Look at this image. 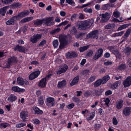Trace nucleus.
I'll list each match as a JSON object with an SVG mask.
<instances>
[{
    "label": "nucleus",
    "mask_w": 131,
    "mask_h": 131,
    "mask_svg": "<svg viewBox=\"0 0 131 131\" xmlns=\"http://www.w3.org/2000/svg\"><path fill=\"white\" fill-rule=\"evenodd\" d=\"M123 84L125 88L131 85V77H127L123 82Z\"/></svg>",
    "instance_id": "9"
},
{
    "label": "nucleus",
    "mask_w": 131,
    "mask_h": 131,
    "mask_svg": "<svg viewBox=\"0 0 131 131\" xmlns=\"http://www.w3.org/2000/svg\"><path fill=\"white\" fill-rule=\"evenodd\" d=\"M79 78V76L78 75L74 77L72 81L70 83L71 86H72L76 84L78 82Z\"/></svg>",
    "instance_id": "18"
},
{
    "label": "nucleus",
    "mask_w": 131,
    "mask_h": 131,
    "mask_svg": "<svg viewBox=\"0 0 131 131\" xmlns=\"http://www.w3.org/2000/svg\"><path fill=\"white\" fill-rule=\"evenodd\" d=\"M59 39L60 42L59 47L60 49H62L67 45L68 38L66 36L61 35L59 36Z\"/></svg>",
    "instance_id": "3"
},
{
    "label": "nucleus",
    "mask_w": 131,
    "mask_h": 131,
    "mask_svg": "<svg viewBox=\"0 0 131 131\" xmlns=\"http://www.w3.org/2000/svg\"><path fill=\"white\" fill-rule=\"evenodd\" d=\"M126 68V66L125 64H122L119 65L117 68V70H125Z\"/></svg>",
    "instance_id": "32"
},
{
    "label": "nucleus",
    "mask_w": 131,
    "mask_h": 131,
    "mask_svg": "<svg viewBox=\"0 0 131 131\" xmlns=\"http://www.w3.org/2000/svg\"><path fill=\"white\" fill-rule=\"evenodd\" d=\"M17 99V97L16 96L14 95L11 94L8 97L7 100L9 102H13Z\"/></svg>",
    "instance_id": "19"
},
{
    "label": "nucleus",
    "mask_w": 131,
    "mask_h": 131,
    "mask_svg": "<svg viewBox=\"0 0 131 131\" xmlns=\"http://www.w3.org/2000/svg\"><path fill=\"white\" fill-rule=\"evenodd\" d=\"M104 91V90L102 89L95 90L93 92V94L97 96H99L102 95V93Z\"/></svg>",
    "instance_id": "21"
},
{
    "label": "nucleus",
    "mask_w": 131,
    "mask_h": 131,
    "mask_svg": "<svg viewBox=\"0 0 131 131\" xmlns=\"http://www.w3.org/2000/svg\"><path fill=\"white\" fill-rule=\"evenodd\" d=\"M39 71H36L31 74L29 76V80H32L37 78L40 73Z\"/></svg>",
    "instance_id": "15"
},
{
    "label": "nucleus",
    "mask_w": 131,
    "mask_h": 131,
    "mask_svg": "<svg viewBox=\"0 0 131 131\" xmlns=\"http://www.w3.org/2000/svg\"><path fill=\"white\" fill-rule=\"evenodd\" d=\"M110 78L108 75H107L104 77L102 79H101L103 83H106L109 80Z\"/></svg>",
    "instance_id": "30"
},
{
    "label": "nucleus",
    "mask_w": 131,
    "mask_h": 131,
    "mask_svg": "<svg viewBox=\"0 0 131 131\" xmlns=\"http://www.w3.org/2000/svg\"><path fill=\"white\" fill-rule=\"evenodd\" d=\"M89 70H84L82 71L81 72V74L85 76L89 75Z\"/></svg>",
    "instance_id": "37"
},
{
    "label": "nucleus",
    "mask_w": 131,
    "mask_h": 131,
    "mask_svg": "<svg viewBox=\"0 0 131 131\" xmlns=\"http://www.w3.org/2000/svg\"><path fill=\"white\" fill-rule=\"evenodd\" d=\"M17 83L19 85H23L25 83V81L21 77H19L17 78Z\"/></svg>",
    "instance_id": "25"
},
{
    "label": "nucleus",
    "mask_w": 131,
    "mask_h": 131,
    "mask_svg": "<svg viewBox=\"0 0 131 131\" xmlns=\"http://www.w3.org/2000/svg\"><path fill=\"white\" fill-rule=\"evenodd\" d=\"M73 99L74 101L77 103H78L80 102V99L77 97H74Z\"/></svg>",
    "instance_id": "58"
},
{
    "label": "nucleus",
    "mask_w": 131,
    "mask_h": 131,
    "mask_svg": "<svg viewBox=\"0 0 131 131\" xmlns=\"http://www.w3.org/2000/svg\"><path fill=\"white\" fill-rule=\"evenodd\" d=\"M33 18V17H26L21 20L20 22L21 23H24L32 20Z\"/></svg>",
    "instance_id": "27"
},
{
    "label": "nucleus",
    "mask_w": 131,
    "mask_h": 131,
    "mask_svg": "<svg viewBox=\"0 0 131 131\" xmlns=\"http://www.w3.org/2000/svg\"><path fill=\"white\" fill-rule=\"evenodd\" d=\"M47 102V105L50 107L53 106L54 105V100L53 98L49 97L46 99Z\"/></svg>",
    "instance_id": "10"
},
{
    "label": "nucleus",
    "mask_w": 131,
    "mask_h": 131,
    "mask_svg": "<svg viewBox=\"0 0 131 131\" xmlns=\"http://www.w3.org/2000/svg\"><path fill=\"white\" fill-rule=\"evenodd\" d=\"M7 8L6 7H4L1 8L0 10V14L3 16H4L6 11Z\"/></svg>",
    "instance_id": "35"
},
{
    "label": "nucleus",
    "mask_w": 131,
    "mask_h": 131,
    "mask_svg": "<svg viewBox=\"0 0 131 131\" xmlns=\"http://www.w3.org/2000/svg\"><path fill=\"white\" fill-rule=\"evenodd\" d=\"M113 124L115 125H116L117 124L118 122L115 117H114L113 119Z\"/></svg>",
    "instance_id": "59"
},
{
    "label": "nucleus",
    "mask_w": 131,
    "mask_h": 131,
    "mask_svg": "<svg viewBox=\"0 0 131 131\" xmlns=\"http://www.w3.org/2000/svg\"><path fill=\"white\" fill-rule=\"evenodd\" d=\"M68 68V67L66 64H64L63 66L61 67L57 72V74H60L62 73L65 72Z\"/></svg>",
    "instance_id": "14"
},
{
    "label": "nucleus",
    "mask_w": 131,
    "mask_h": 131,
    "mask_svg": "<svg viewBox=\"0 0 131 131\" xmlns=\"http://www.w3.org/2000/svg\"><path fill=\"white\" fill-rule=\"evenodd\" d=\"M95 115V113H92V114L90 115L89 117H88L87 118V119L88 120H90L92 119L94 117Z\"/></svg>",
    "instance_id": "52"
},
{
    "label": "nucleus",
    "mask_w": 131,
    "mask_h": 131,
    "mask_svg": "<svg viewBox=\"0 0 131 131\" xmlns=\"http://www.w3.org/2000/svg\"><path fill=\"white\" fill-rule=\"evenodd\" d=\"M59 42L57 40H55L53 42V45L54 48H56L58 46Z\"/></svg>",
    "instance_id": "41"
},
{
    "label": "nucleus",
    "mask_w": 131,
    "mask_h": 131,
    "mask_svg": "<svg viewBox=\"0 0 131 131\" xmlns=\"http://www.w3.org/2000/svg\"><path fill=\"white\" fill-rule=\"evenodd\" d=\"M67 84L66 81L65 80H63L62 81L59 82L57 85L58 88H62L65 86Z\"/></svg>",
    "instance_id": "22"
},
{
    "label": "nucleus",
    "mask_w": 131,
    "mask_h": 131,
    "mask_svg": "<svg viewBox=\"0 0 131 131\" xmlns=\"http://www.w3.org/2000/svg\"><path fill=\"white\" fill-rule=\"evenodd\" d=\"M123 101L122 100H121L116 103V107L117 109H119L123 107Z\"/></svg>",
    "instance_id": "24"
},
{
    "label": "nucleus",
    "mask_w": 131,
    "mask_h": 131,
    "mask_svg": "<svg viewBox=\"0 0 131 131\" xmlns=\"http://www.w3.org/2000/svg\"><path fill=\"white\" fill-rule=\"evenodd\" d=\"M26 123H18L16 125V126L17 128H20L26 126Z\"/></svg>",
    "instance_id": "42"
},
{
    "label": "nucleus",
    "mask_w": 131,
    "mask_h": 131,
    "mask_svg": "<svg viewBox=\"0 0 131 131\" xmlns=\"http://www.w3.org/2000/svg\"><path fill=\"white\" fill-rule=\"evenodd\" d=\"M131 112V108L130 107H126L123 110L124 114L125 116H128Z\"/></svg>",
    "instance_id": "16"
},
{
    "label": "nucleus",
    "mask_w": 131,
    "mask_h": 131,
    "mask_svg": "<svg viewBox=\"0 0 131 131\" xmlns=\"http://www.w3.org/2000/svg\"><path fill=\"white\" fill-rule=\"evenodd\" d=\"M74 106V103H71L66 106V107L68 109H71Z\"/></svg>",
    "instance_id": "54"
},
{
    "label": "nucleus",
    "mask_w": 131,
    "mask_h": 131,
    "mask_svg": "<svg viewBox=\"0 0 131 131\" xmlns=\"http://www.w3.org/2000/svg\"><path fill=\"white\" fill-rule=\"evenodd\" d=\"M93 54V51L91 50H90L88 51V53L86 54V56L90 57L92 56Z\"/></svg>",
    "instance_id": "51"
},
{
    "label": "nucleus",
    "mask_w": 131,
    "mask_h": 131,
    "mask_svg": "<svg viewBox=\"0 0 131 131\" xmlns=\"http://www.w3.org/2000/svg\"><path fill=\"white\" fill-rule=\"evenodd\" d=\"M79 16L78 18L82 20L84 19L85 16L84 15L81 13H80L79 14Z\"/></svg>",
    "instance_id": "49"
},
{
    "label": "nucleus",
    "mask_w": 131,
    "mask_h": 131,
    "mask_svg": "<svg viewBox=\"0 0 131 131\" xmlns=\"http://www.w3.org/2000/svg\"><path fill=\"white\" fill-rule=\"evenodd\" d=\"M29 14V11L28 10L24 11L18 14L17 15L13 16L10 18L11 19L14 23V24L15 22L18 20L19 19L21 18L25 17L27 15Z\"/></svg>",
    "instance_id": "2"
},
{
    "label": "nucleus",
    "mask_w": 131,
    "mask_h": 131,
    "mask_svg": "<svg viewBox=\"0 0 131 131\" xmlns=\"http://www.w3.org/2000/svg\"><path fill=\"white\" fill-rule=\"evenodd\" d=\"M70 34L71 35H75L76 34L77 31L75 26H73L72 28L70 30Z\"/></svg>",
    "instance_id": "33"
},
{
    "label": "nucleus",
    "mask_w": 131,
    "mask_h": 131,
    "mask_svg": "<svg viewBox=\"0 0 131 131\" xmlns=\"http://www.w3.org/2000/svg\"><path fill=\"white\" fill-rule=\"evenodd\" d=\"M95 78V76H93L91 77L88 80L89 82H91L94 81Z\"/></svg>",
    "instance_id": "53"
},
{
    "label": "nucleus",
    "mask_w": 131,
    "mask_h": 131,
    "mask_svg": "<svg viewBox=\"0 0 131 131\" xmlns=\"http://www.w3.org/2000/svg\"><path fill=\"white\" fill-rule=\"evenodd\" d=\"M60 30V29L58 28L51 30L50 32V33L51 35H53L56 34L57 33L59 32Z\"/></svg>",
    "instance_id": "36"
},
{
    "label": "nucleus",
    "mask_w": 131,
    "mask_h": 131,
    "mask_svg": "<svg viewBox=\"0 0 131 131\" xmlns=\"http://www.w3.org/2000/svg\"><path fill=\"white\" fill-rule=\"evenodd\" d=\"M66 3H67L70 5H72L75 4V3L72 0H66Z\"/></svg>",
    "instance_id": "57"
},
{
    "label": "nucleus",
    "mask_w": 131,
    "mask_h": 131,
    "mask_svg": "<svg viewBox=\"0 0 131 131\" xmlns=\"http://www.w3.org/2000/svg\"><path fill=\"white\" fill-rule=\"evenodd\" d=\"M89 45H87L86 46H84L82 47H80L79 48L80 51V52H83L84 51H85L88 49L89 47Z\"/></svg>",
    "instance_id": "38"
},
{
    "label": "nucleus",
    "mask_w": 131,
    "mask_h": 131,
    "mask_svg": "<svg viewBox=\"0 0 131 131\" xmlns=\"http://www.w3.org/2000/svg\"><path fill=\"white\" fill-rule=\"evenodd\" d=\"M104 65L107 66L108 65H111L112 64V63L111 61H107L106 62H104Z\"/></svg>",
    "instance_id": "63"
},
{
    "label": "nucleus",
    "mask_w": 131,
    "mask_h": 131,
    "mask_svg": "<svg viewBox=\"0 0 131 131\" xmlns=\"http://www.w3.org/2000/svg\"><path fill=\"white\" fill-rule=\"evenodd\" d=\"M68 23V21H64L62 22L58 25L57 26V27H60L61 26H64L67 25Z\"/></svg>",
    "instance_id": "47"
},
{
    "label": "nucleus",
    "mask_w": 131,
    "mask_h": 131,
    "mask_svg": "<svg viewBox=\"0 0 131 131\" xmlns=\"http://www.w3.org/2000/svg\"><path fill=\"white\" fill-rule=\"evenodd\" d=\"M46 81L45 78H42L39 83V86L41 88H44L46 86Z\"/></svg>",
    "instance_id": "23"
},
{
    "label": "nucleus",
    "mask_w": 131,
    "mask_h": 131,
    "mask_svg": "<svg viewBox=\"0 0 131 131\" xmlns=\"http://www.w3.org/2000/svg\"><path fill=\"white\" fill-rule=\"evenodd\" d=\"M99 33V31L97 30H93L88 34L86 37L88 39H97L98 38Z\"/></svg>",
    "instance_id": "4"
},
{
    "label": "nucleus",
    "mask_w": 131,
    "mask_h": 131,
    "mask_svg": "<svg viewBox=\"0 0 131 131\" xmlns=\"http://www.w3.org/2000/svg\"><path fill=\"white\" fill-rule=\"evenodd\" d=\"M131 32V27L128 29L126 31L123 36V38L125 39H126L129 36Z\"/></svg>",
    "instance_id": "31"
},
{
    "label": "nucleus",
    "mask_w": 131,
    "mask_h": 131,
    "mask_svg": "<svg viewBox=\"0 0 131 131\" xmlns=\"http://www.w3.org/2000/svg\"><path fill=\"white\" fill-rule=\"evenodd\" d=\"M112 93V91L111 90H108L105 92V94L106 95L108 96L111 94Z\"/></svg>",
    "instance_id": "61"
},
{
    "label": "nucleus",
    "mask_w": 131,
    "mask_h": 131,
    "mask_svg": "<svg viewBox=\"0 0 131 131\" xmlns=\"http://www.w3.org/2000/svg\"><path fill=\"white\" fill-rule=\"evenodd\" d=\"M14 49L15 51L17 50L19 52L25 53V48L24 47L17 45L16 46Z\"/></svg>",
    "instance_id": "17"
},
{
    "label": "nucleus",
    "mask_w": 131,
    "mask_h": 131,
    "mask_svg": "<svg viewBox=\"0 0 131 131\" xmlns=\"http://www.w3.org/2000/svg\"><path fill=\"white\" fill-rule=\"evenodd\" d=\"M94 22L93 19L77 22V27L80 30H85L89 29Z\"/></svg>",
    "instance_id": "1"
},
{
    "label": "nucleus",
    "mask_w": 131,
    "mask_h": 131,
    "mask_svg": "<svg viewBox=\"0 0 131 131\" xmlns=\"http://www.w3.org/2000/svg\"><path fill=\"white\" fill-rule=\"evenodd\" d=\"M43 100V99L42 96H41L40 97L38 100V102L39 104L41 105H43L44 103Z\"/></svg>",
    "instance_id": "44"
},
{
    "label": "nucleus",
    "mask_w": 131,
    "mask_h": 131,
    "mask_svg": "<svg viewBox=\"0 0 131 131\" xmlns=\"http://www.w3.org/2000/svg\"><path fill=\"white\" fill-rule=\"evenodd\" d=\"M115 25L114 24H109L106 25L105 27V28L106 29H110L114 28Z\"/></svg>",
    "instance_id": "29"
},
{
    "label": "nucleus",
    "mask_w": 131,
    "mask_h": 131,
    "mask_svg": "<svg viewBox=\"0 0 131 131\" xmlns=\"http://www.w3.org/2000/svg\"><path fill=\"white\" fill-rule=\"evenodd\" d=\"M6 23L7 25H13L14 24V23L13 22L12 20L10 18L9 20H8L6 22Z\"/></svg>",
    "instance_id": "45"
},
{
    "label": "nucleus",
    "mask_w": 131,
    "mask_h": 131,
    "mask_svg": "<svg viewBox=\"0 0 131 131\" xmlns=\"http://www.w3.org/2000/svg\"><path fill=\"white\" fill-rule=\"evenodd\" d=\"M21 5L19 4V3H17L13 4L12 5V6L13 7H17Z\"/></svg>",
    "instance_id": "60"
},
{
    "label": "nucleus",
    "mask_w": 131,
    "mask_h": 131,
    "mask_svg": "<svg viewBox=\"0 0 131 131\" xmlns=\"http://www.w3.org/2000/svg\"><path fill=\"white\" fill-rule=\"evenodd\" d=\"M101 125L100 124H96L95 125L94 127L95 128L98 129L101 127Z\"/></svg>",
    "instance_id": "64"
},
{
    "label": "nucleus",
    "mask_w": 131,
    "mask_h": 131,
    "mask_svg": "<svg viewBox=\"0 0 131 131\" xmlns=\"http://www.w3.org/2000/svg\"><path fill=\"white\" fill-rule=\"evenodd\" d=\"M121 83V81H116L111 86V87L114 89H115L119 85H120Z\"/></svg>",
    "instance_id": "34"
},
{
    "label": "nucleus",
    "mask_w": 131,
    "mask_h": 131,
    "mask_svg": "<svg viewBox=\"0 0 131 131\" xmlns=\"http://www.w3.org/2000/svg\"><path fill=\"white\" fill-rule=\"evenodd\" d=\"M103 52V50L102 48H99L96 51L95 55L93 57V59L96 60L100 57L102 56Z\"/></svg>",
    "instance_id": "7"
},
{
    "label": "nucleus",
    "mask_w": 131,
    "mask_h": 131,
    "mask_svg": "<svg viewBox=\"0 0 131 131\" xmlns=\"http://www.w3.org/2000/svg\"><path fill=\"white\" fill-rule=\"evenodd\" d=\"M113 15L115 17L118 18L120 16V13L118 11L114 12L113 13Z\"/></svg>",
    "instance_id": "43"
},
{
    "label": "nucleus",
    "mask_w": 131,
    "mask_h": 131,
    "mask_svg": "<svg viewBox=\"0 0 131 131\" xmlns=\"http://www.w3.org/2000/svg\"><path fill=\"white\" fill-rule=\"evenodd\" d=\"M77 53L74 51L68 52L66 55V57L67 58H71L77 57Z\"/></svg>",
    "instance_id": "12"
},
{
    "label": "nucleus",
    "mask_w": 131,
    "mask_h": 131,
    "mask_svg": "<svg viewBox=\"0 0 131 131\" xmlns=\"http://www.w3.org/2000/svg\"><path fill=\"white\" fill-rule=\"evenodd\" d=\"M101 84H103L101 79H99L96 81L94 83V85L95 87H97Z\"/></svg>",
    "instance_id": "28"
},
{
    "label": "nucleus",
    "mask_w": 131,
    "mask_h": 131,
    "mask_svg": "<svg viewBox=\"0 0 131 131\" xmlns=\"http://www.w3.org/2000/svg\"><path fill=\"white\" fill-rule=\"evenodd\" d=\"M124 32V31H123L115 33L113 34V36L114 37H115L120 36H122Z\"/></svg>",
    "instance_id": "39"
},
{
    "label": "nucleus",
    "mask_w": 131,
    "mask_h": 131,
    "mask_svg": "<svg viewBox=\"0 0 131 131\" xmlns=\"http://www.w3.org/2000/svg\"><path fill=\"white\" fill-rule=\"evenodd\" d=\"M13 1V0H2V1L3 3L8 4L12 2Z\"/></svg>",
    "instance_id": "50"
},
{
    "label": "nucleus",
    "mask_w": 131,
    "mask_h": 131,
    "mask_svg": "<svg viewBox=\"0 0 131 131\" xmlns=\"http://www.w3.org/2000/svg\"><path fill=\"white\" fill-rule=\"evenodd\" d=\"M108 4H106L102 6L101 9L104 10L107 9L109 7Z\"/></svg>",
    "instance_id": "46"
},
{
    "label": "nucleus",
    "mask_w": 131,
    "mask_h": 131,
    "mask_svg": "<svg viewBox=\"0 0 131 131\" xmlns=\"http://www.w3.org/2000/svg\"><path fill=\"white\" fill-rule=\"evenodd\" d=\"M131 51V48L129 47H126L124 49V51L126 53H129Z\"/></svg>",
    "instance_id": "40"
},
{
    "label": "nucleus",
    "mask_w": 131,
    "mask_h": 131,
    "mask_svg": "<svg viewBox=\"0 0 131 131\" xmlns=\"http://www.w3.org/2000/svg\"><path fill=\"white\" fill-rule=\"evenodd\" d=\"M105 102V104L108 107L109 106L108 104L109 103L110 100L108 98H107L104 100Z\"/></svg>",
    "instance_id": "48"
},
{
    "label": "nucleus",
    "mask_w": 131,
    "mask_h": 131,
    "mask_svg": "<svg viewBox=\"0 0 131 131\" xmlns=\"http://www.w3.org/2000/svg\"><path fill=\"white\" fill-rule=\"evenodd\" d=\"M53 20V17L45 18H43V23L48 26H51L54 23Z\"/></svg>",
    "instance_id": "6"
},
{
    "label": "nucleus",
    "mask_w": 131,
    "mask_h": 131,
    "mask_svg": "<svg viewBox=\"0 0 131 131\" xmlns=\"http://www.w3.org/2000/svg\"><path fill=\"white\" fill-rule=\"evenodd\" d=\"M20 116L22 121L25 122L27 121V117L28 116V112L24 111L21 112L20 113Z\"/></svg>",
    "instance_id": "11"
},
{
    "label": "nucleus",
    "mask_w": 131,
    "mask_h": 131,
    "mask_svg": "<svg viewBox=\"0 0 131 131\" xmlns=\"http://www.w3.org/2000/svg\"><path fill=\"white\" fill-rule=\"evenodd\" d=\"M17 61V58L15 57H12L9 58L8 60L7 67H9L13 63H16Z\"/></svg>",
    "instance_id": "8"
},
{
    "label": "nucleus",
    "mask_w": 131,
    "mask_h": 131,
    "mask_svg": "<svg viewBox=\"0 0 131 131\" xmlns=\"http://www.w3.org/2000/svg\"><path fill=\"white\" fill-rule=\"evenodd\" d=\"M12 89L14 91L18 92L19 87L17 86H14L12 87Z\"/></svg>",
    "instance_id": "56"
},
{
    "label": "nucleus",
    "mask_w": 131,
    "mask_h": 131,
    "mask_svg": "<svg viewBox=\"0 0 131 131\" xmlns=\"http://www.w3.org/2000/svg\"><path fill=\"white\" fill-rule=\"evenodd\" d=\"M46 43V41L45 40H43L39 44L38 46V47L42 46Z\"/></svg>",
    "instance_id": "55"
},
{
    "label": "nucleus",
    "mask_w": 131,
    "mask_h": 131,
    "mask_svg": "<svg viewBox=\"0 0 131 131\" xmlns=\"http://www.w3.org/2000/svg\"><path fill=\"white\" fill-rule=\"evenodd\" d=\"M41 37V35L37 34L36 35H34L32 38H31L30 40L33 43H35L37 42L39 39H40Z\"/></svg>",
    "instance_id": "13"
},
{
    "label": "nucleus",
    "mask_w": 131,
    "mask_h": 131,
    "mask_svg": "<svg viewBox=\"0 0 131 131\" xmlns=\"http://www.w3.org/2000/svg\"><path fill=\"white\" fill-rule=\"evenodd\" d=\"M112 21H113L115 22H122L123 21V20L119 21L118 19L116 18H114V19H112Z\"/></svg>",
    "instance_id": "62"
},
{
    "label": "nucleus",
    "mask_w": 131,
    "mask_h": 131,
    "mask_svg": "<svg viewBox=\"0 0 131 131\" xmlns=\"http://www.w3.org/2000/svg\"><path fill=\"white\" fill-rule=\"evenodd\" d=\"M33 110L35 111V114H41L43 113L42 111L40 110L37 107H34L33 108Z\"/></svg>",
    "instance_id": "26"
},
{
    "label": "nucleus",
    "mask_w": 131,
    "mask_h": 131,
    "mask_svg": "<svg viewBox=\"0 0 131 131\" xmlns=\"http://www.w3.org/2000/svg\"><path fill=\"white\" fill-rule=\"evenodd\" d=\"M101 18L100 22L101 23L107 22L111 17V15L108 13L106 12L105 14H100L99 15Z\"/></svg>",
    "instance_id": "5"
},
{
    "label": "nucleus",
    "mask_w": 131,
    "mask_h": 131,
    "mask_svg": "<svg viewBox=\"0 0 131 131\" xmlns=\"http://www.w3.org/2000/svg\"><path fill=\"white\" fill-rule=\"evenodd\" d=\"M34 24L37 26L41 25L43 23V19H38L34 21Z\"/></svg>",
    "instance_id": "20"
}]
</instances>
